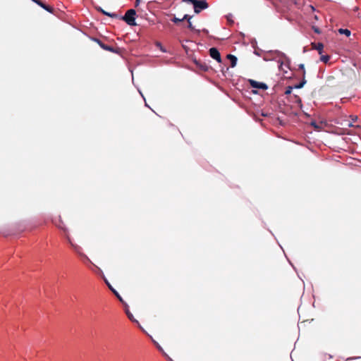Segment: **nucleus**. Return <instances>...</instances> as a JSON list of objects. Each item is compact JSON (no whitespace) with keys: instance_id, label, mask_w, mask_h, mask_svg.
I'll return each mask as SVG.
<instances>
[{"instance_id":"obj_1","label":"nucleus","mask_w":361,"mask_h":361,"mask_svg":"<svg viewBox=\"0 0 361 361\" xmlns=\"http://www.w3.org/2000/svg\"><path fill=\"white\" fill-rule=\"evenodd\" d=\"M57 226H58V228H59L60 229L63 231L65 237H66L68 243L72 247V249L80 256L84 257L86 260L91 262L90 259L87 257V256L82 252V248L78 245L73 243V241L68 233V229L64 226L62 221H60V224H58Z\"/></svg>"},{"instance_id":"obj_2","label":"nucleus","mask_w":361,"mask_h":361,"mask_svg":"<svg viewBox=\"0 0 361 361\" xmlns=\"http://www.w3.org/2000/svg\"><path fill=\"white\" fill-rule=\"evenodd\" d=\"M136 12L134 9H129L126 11L125 16L120 18L124 20L128 25L134 26L136 25L135 16Z\"/></svg>"},{"instance_id":"obj_3","label":"nucleus","mask_w":361,"mask_h":361,"mask_svg":"<svg viewBox=\"0 0 361 361\" xmlns=\"http://www.w3.org/2000/svg\"><path fill=\"white\" fill-rule=\"evenodd\" d=\"M208 7V4L205 0H197L194 2V11L199 13L201 10L205 9Z\"/></svg>"},{"instance_id":"obj_4","label":"nucleus","mask_w":361,"mask_h":361,"mask_svg":"<svg viewBox=\"0 0 361 361\" xmlns=\"http://www.w3.org/2000/svg\"><path fill=\"white\" fill-rule=\"evenodd\" d=\"M249 82L251 87H252L262 89L264 90L268 89V86L265 83L259 82L254 80H249Z\"/></svg>"},{"instance_id":"obj_5","label":"nucleus","mask_w":361,"mask_h":361,"mask_svg":"<svg viewBox=\"0 0 361 361\" xmlns=\"http://www.w3.org/2000/svg\"><path fill=\"white\" fill-rule=\"evenodd\" d=\"M210 56L216 60L218 62L221 61V55L219 50L216 48L212 47L209 49Z\"/></svg>"},{"instance_id":"obj_6","label":"nucleus","mask_w":361,"mask_h":361,"mask_svg":"<svg viewBox=\"0 0 361 361\" xmlns=\"http://www.w3.org/2000/svg\"><path fill=\"white\" fill-rule=\"evenodd\" d=\"M124 305H125V311H126V314H127L128 319L134 322V323H136L138 326L143 331L142 326H140V324H139L138 321L137 319H135L133 315V314L130 312V310H128V305L124 302V303H123Z\"/></svg>"},{"instance_id":"obj_7","label":"nucleus","mask_w":361,"mask_h":361,"mask_svg":"<svg viewBox=\"0 0 361 361\" xmlns=\"http://www.w3.org/2000/svg\"><path fill=\"white\" fill-rule=\"evenodd\" d=\"M94 40L100 46V47H102L103 49L106 50V51H111V52H114V53H116V50L114 49V47H111V46H109V45H106L105 44H104L100 39H94Z\"/></svg>"},{"instance_id":"obj_8","label":"nucleus","mask_w":361,"mask_h":361,"mask_svg":"<svg viewBox=\"0 0 361 361\" xmlns=\"http://www.w3.org/2000/svg\"><path fill=\"white\" fill-rule=\"evenodd\" d=\"M227 59L230 61L231 66L232 68H233V67H235L236 66L237 58L234 55L228 54L227 55Z\"/></svg>"},{"instance_id":"obj_9","label":"nucleus","mask_w":361,"mask_h":361,"mask_svg":"<svg viewBox=\"0 0 361 361\" xmlns=\"http://www.w3.org/2000/svg\"><path fill=\"white\" fill-rule=\"evenodd\" d=\"M98 11H99L100 12H102L103 14H104L105 16H109L111 18H119V16L118 14L116 13H109V12H106L104 10H103L102 8H99L98 9Z\"/></svg>"},{"instance_id":"obj_10","label":"nucleus","mask_w":361,"mask_h":361,"mask_svg":"<svg viewBox=\"0 0 361 361\" xmlns=\"http://www.w3.org/2000/svg\"><path fill=\"white\" fill-rule=\"evenodd\" d=\"M38 5L51 13L54 12V8L51 6L44 4L42 1L39 2Z\"/></svg>"},{"instance_id":"obj_11","label":"nucleus","mask_w":361,"mask_h":361,"mask_svg":"<svg viewBox=\"0 0 361 361\" xmlns=\"http://www.w3.org/2000/svg\"><path fill=\"white\" fill-rule=\"evenodd\" d=\"M312 46H313V48H314L315 49H317L319 51V54H321L322 53V51L324 49V45L322 43H320V42H319L317 44L312 43Z\"/></svg>"},{"instance_id":"obj_12","label":"nucleus","mask_w":361,"mask_h":361,"mask_svg":"<svg viewBox=\"0 0 361 361\" xmlns=\"http://www.w3.org/2000/svg\"><path fill=\"white\" fill-rule=\"evenodd\" d=\"M110 290L113 292V293L116 296V298L122 302L124 303L123 298L121 297L119 293L113 288L110 287Z\"/></svg>"},{"instance_id":"obj_13","label":"nucleus","mask_w":361,"mask_h":361,"mask_svg":"<svg viewBox=\"0 0 361 361\" xmlns=\"http://www.w3.org/2000/svg\"><path fill=\"white\" fill-rule=\"evenodd\" d=\"M338 32L340 34H344L346 36L349 37L350 35V31L348 29H343V28H340L338 30Z\"/></svg>"},{"instance_id":"obj_14","label":"nucleus","mask_w":361,"mask_h":361,"mask_svg":"<svg viewBox=\"0 0 361 361\" xmlns=\"http://www.w3.org/2000/svg\"><path fill=\"white\" fill-rule=\"evenodd\" d=\"M329 59L330 56L329 55H322L320 57V60L325 63H326L329 61Z\"/></svg>"},{"instance_id":"obj_15","label":"nucleus","mask_w":361,"mask_h":361,"mask_svg":"<svg viewBox=\"0 0 361 361\" xmlns=\"http://www.w3.org/2000/svg\"><path fill=\"white\" fill-rule=\"evenodd\" d=\"M302 78H303L302 80L298 85H295L296 88H302L304 86V85L306 83V80H305V77H302Z\"/></svg>"},{"instance_id":"obj_16","label":"nucleus","mask_w":361,"mask_h":361,"mask_svg":"<svg viewBox=\"0 0 361 361\" xmlns=\"http://www.w3.org/2000/svg\"><path fill=\"white\" fill-rule=\"evenodd\" d=\"M171 20H172V22H173L174 23H178L182 22V21H183V19H182V18H178L174 17Z\"/></svg>"},{"instance_id":"obj_17","label":"nucleus","mask_w":361,"mask_h":361,"mask_svg":"<svg viewBox=\"0 0 361 361\" xmlns=\"http://www.w3.org/2000/svg\"><path fill=\"white\" fill-rule=\"evenodd\" d=\"M299 68L302 71V77L305 76V70L304 64L301 63L299 65Z\"/></svg>"},{"instance_id":"obj_18","label":"nucleus","mask_w":361,"mask_h":361,"mask_svg":"<svg viewBox=\"0 0 361 361\" xmlns=\"http://www.w3.org/2000/svg\"><path fill=\"white\" fill-rule=\"evenodd\" d=\"M292 90H293V87L290 86H288L285 91V94H290L292 92Z\"/></svg>"},{"instance_id":"obj_19","label":"nucleus","mask_w":361,"mask_h":361,"mask_svg":"<svg viewBox=\"0 0 361 361\" xmlns=\"http://www.w3.org/2000/svg\"><path fill=\"white\" fill-rule=\"evenodd\" d=\"M191 18H192V17H191L190 16H189V15H188V14H185V15H184V16L182 18V19H183V21L184 20H188V21H190Z\"/></svg>"},{"instance_id":"obj_20","label":"nucleus","mask_w":361,"mask_h":361,"mask_svg":"<svg viewBox=\"0 0 361 361\" xmlns=\"http://www.w3.org/2000/svg\"><path fill=\"white\" fill-rule=\"evenodd\" d=\"M188 27L191 30H195V27H193L192 23L190 21H188Z\"/></svg>"},{"instance_id":"obj_21","label":"nucleus","mask_w":361,"mask_h":361,"mask_svg":"<svg viewBox=\"0 0 361 361\" xmlns=\"http://www.w3.org/2000/svg\"><path fill=\"white\" fill-rule=\"evenodd\" d=\"M106 284L108 286L109 288L110 289V287H112L111 285L109 283V282L105 279L104 276H102Z\"/></svg>"},{"instance_id":"obj_22","label":"nucleus","mask_w":361,"mask_h":361,"mask_svg":"<svg viewBox=\"0 0 361 361\" xmlns=\"http://www.w3.org/2000/svg\"><path fill=\"white\" fill-rule=\"evenodd\" d=\"M106 284L108 286L109 288L110 289V287H112L111 285L109 283V282L105 279L104 276H102Z\"/></svg>"},{"instance_id":"obj_23","label":"nucleus","mask_w":361,"mask_h":361,"mask_svg":"<svg viewBox=\"0 0 361 361\" xmlns=\"http://www.w3.org/2000/svg\"><path fill=\"white\" fill-rule=\"evenodd\" d=\"M311 125H312V126H314L315 128H319V126H317V124L316 123V122H315V121H312V122L311 123Z\"/></svg>"},{"instance_id":"obj_24","label":"nucleus","mask_w":361,"mask_h":361,"mask_svg":"<svg viewBox=\"0 0 361 361\" xmlns=\"http://www.w3.org/2000/svg\"><path fill=\"white\" fill-rule=\"evenodd\" d=\"M33 2L36 3L37 5L39 4V2L41 1L40 0H32Z\"/></svg>"},{"instance_id":"obj_25","label":"nucleus","mask_w":361,"mask_h":361,"mask_svg":"<svg viewBox=\"0 0 361 361\" xmlns=\"http://www.w3.org/2000/svg\"><path fill=\"white\" fill-rule=\"evenodd\" d=\"M314 32H317V33H319L320 31L319 30L318 28H314Z\"/></svg>"},{"instance_id":"obj_26","label":"nucleus","mask_w":361,"mask_h":361,"mask_svg":"<svg viewBox=\"0 0 361 361\" xmlns=\"http://www.w3.org/2000/svg\"><path fill=\"white\" fill-rule=\"evenodd\" d=\"M140 2V0H136L135 1V6H137Z\"/></svg>"}]
</instances>
